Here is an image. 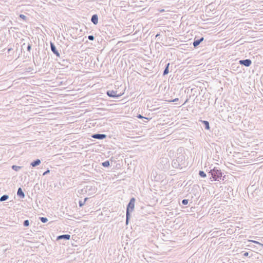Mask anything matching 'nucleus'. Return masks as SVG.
<instances>
[{
  "label": "nucleus",
  "instance_id": "f257e3e1",
  "mask_svg": "<svg viewBox=\"0 0 263 263\" xmlns=\"http://www.w3.org/2000/svg\"><path fill=\"white\" fill-rule=\"evenodd\" d=\"M210 170H206V172H208V174H210L211 175L210 179H213V180L215 181H220V180L222 179L224 180V178L225 176L222 177V173L221 171V170L218 167H214L213 168H211L210 167Z\"/></svg>",
  "mask_w": 263,
  "mask_h": 263
},
{
  "label": "nucleus",
  "instance_id": "f03ea898",
  "mask_svg": "<svg viewBox=\"0 0 263 263\" xmlns=\"http://www.w3.org/2000/svg\"><path fill=\"white\" fill-rule=\"evenodd\" d=\"M135 198L133 197L130 199L129 203H128L126 208V223L128 224L129 220L130 219L131 215L130 212H132L135 208Z\"/></svg>",
  "mask_w": 263,
  "mask_h": 263
},
{
  "label": "nucleus",
  "instance_id": "7ed1b4c3",
  "mask_svg": "<svg viewBox=\"0 0 263 263\" xmlns=\"http://www.w3.org/2000/svg\"><path fill=\"white\" fill-rule=\"evenodd\" d=\"M184 157L182 155H180L176 159L172 161V165L174 168H181L184 164Z\"/></svg>",
  "mask_w": 263,
  "mask_h": 263
},
{
  "label": "nucleus",
  "instance_id": "20e7f679",
  "mask_svg": "<svg viewBox=\"0 0 263 263\" xmlns=\"http://www.w3.org/2000/svg\"><path fill=\"white\" fill-rule=\"evenodd\" d=\"M97 189L94 186L86 185L81 190V193L84 194L88 193V195L96 193Z\"/></svg>",
  "mask_w": 263,
  "mask_h": 263
},
{
  "label": "nucleus",
  "instance_id": "39448f33",
  "mask_svg": "<svg viewBox=\"0 0 263 263\" xmlns=\"http://www.w3.org/2000/svg\"><path fill=\"white\" fill-rule=\"evenodd\" d=\"M106 94L109 97L114 98H118L121 96V94L117 95V91H114V90H108L106 92Z\"/></svg>",
  "mask_w": 263,
  "mask_h": 263
},
{
  "label": "nucleus",
  "instance_id": "423d86ee",
  "mask_svg": "<svg viewBox=\"0 0 263 263\" xmlns=\"http://www.w3.org/2000/svg\"><path fill=\"white\" fill-rule=\"evenodd\" d=\"M239 63L241 65L249 67L252 64V61L250 59L241 60Z\"/></svg>",
  "mask_w": 263,
  "mask_h": 263
},
{
  "label": "nucleus",
  "instance_id": "0eeeda50",
  "mask_svg": "<svg viewBox=\"0 0 263 263\" xmlns=\"http://www.w3.org/2000/svg\"><path fill=\"white\" fill-rule=\"evenodd\" d=\"M107 135L103 134H94L92 135L91 137L94 139L102 140L106 138Z\"/></svg>",
  "mask_w": 263,
  "mask_h": 263
},
{
  "label": "nucleus",
  "instance_id": "6e6552de",
  "mask_svg": "<svg viewBox=\"0 0 263 263\" xmlns=\"http://www.w3.org/2000/svg\"><path fill=\"white\" fill-rule=\"evenodd\" d=\"M203 37H201L199 39H196V37L195 38L193 43L194 47L195 48H197L199 45V44L203 41Z\"/></svg>",
  "mask_w": 263,
  "mask_h": 263
},
{
  "label": "nucleus",
  "instance_id": "1a4fd4ad",
  "mask_svg": "<svg viewBox=\"0 0 263 263\" xmlns=\"http://www.w3.org/2000/svg\"><path fill=\"white\" fill-rule=\"evenodd\" d=\"M50 47H51V50L52 52L54 54H55L57 57H60V54L59 52L57 49L56 47L54 45V44L52 42H50Z\"/></svg>",
  "mask_w": 263,
  "mask_h": 263
},
{
  "label": "nucleus",
  "instance_id": "9d476101",
  "mask_svg": "<svg viewBox=\"0 0 263 263\" xmlns=\"http://www.w3.org/2000/svg\"><path fill=\"white\" fill-rule=\"evenodd\" d=\"M70 238V235L69 234H63L59 235L57 237V240H59L61 239L69 240Z\"/></svg>",
  "mask_w": 263,
  "mask_h": 263
},
{
  "label": "nucleus",
  "instance_id": "9b49d317",
  "mask_svg": "<svg viewBox=\"0 0 263 263\" xmlns=\"http://www.w3.org/2000/svg\"><path fill=\"white\" fill-rule=\"evenodd\" d=\"M91 21L94 25H97L98 23V16L95 14L92 15Z\"/></svg>",
  "mask_w": 263,
  "mask_h": 263
},
{
  "label": "nucleus",
  "instance_id": "f8f14e48",
  "mask_svg": "<svg viewBox=\"0 0 263 263\" xmlns=\"http://www.w3.org/2000/svg\"><path fill=\"white\" fill-rule=\"evenodd\" d=\"M17 195L20 197L21 198H25V194L23 192L21 187H19L17 190Z\"/></svg>",
  "mask_w": 263,
  "mask_h": 263
},
{
  "label": "nucleus",
  "instance_id": "ddd939ff",
  "mask_svg": "<svg viewBox=\"0 0 263 263\" xmlns=\"http://www.w3.org/2000/svg\"><path fill=\"white\" fill-rule=\"evenodd\" d=\"M201 122L203 124L204 128L209 130L210 128L209 122L205 120H200Z\"/></svg>",
  "mask_w": 263,
  "mask_h": 263
},
{
  "label": "nucleus",
  "instance_id": "4468645a",
  "mask_svg": "<svg viewBox=\"0 0 263 263\" xmlns=\"http://www.w3.org/2000/svg\"><path fill=\"white\" fill-rule=\"evenodd\" d=\"M41 163V160L39 159H37L35 160L32 161L30 165L32 167H35V166L39 165Z\"/></svg>",
  "mask_w": 263,
  "mask_h": 263
},
{
  "label": "nucleus",
  "instance_id": "2eb2a0df",
  "mask_svg": "<svg viewBox=\"0 0 263 263\" xmlns=\"http://www.w3.org/2000/svg\"><path fill=\"white\" fill-rule=\"evenodd\" d=\"M170 63H168L167 64H166L165 65V69L163 71V76H165L166 74H167L169 72V66H170Z\"/></svg>",
  "mask_w": 263,
  "mask_h": 263
},
{
  "label": "nucleus",
  "instance_id": "dca6fc26",
  "mask_svg": "<svg viewBox=\"0 0 263 263\" xmlns=\"http://www.w3.org/2000/svg\"><path fill=\"white\" fill-rule=\"evenodd\" d=\"M88 199V198H85L83 201L80 200L79 202V205L80 207H82L85 203V202Z\"/></svg>",
  "mask_w": 263,
  "mask_h": 263
},
{
  "label": "nucleus",
  "instance_id": "f3484780",
  "mask_svg": "<svg viewBox=\"0 0 263 263\" xmlns=\"http://www.w3.org/2000/svg\"><path fill=\"white\" fill-rule=\"evenodd\" d=\"M9 198V196L7 195H4L0 198V201H4Z\"/></svg>",
  "mask_w": 263,
  "mask_h": 263
},
{
  "label": "nucleus",
  "instance_id": "a211bd4d",
  "mask_svg": "<svg viewBox=\"0 0 263 263\" xmlns=\"http://www.w3.org/2000/svg\"><path fill=\"white\" fill-rule=\"evenodd\" d=\"M249 241L252 242H253L254 243L259 245L261 247V248L260 249V250L263 249V244L260 243L259 242L255 241V240H249Z\"/></svg>",
  "mask_w": 263,
  "mask_h": 263
},
{
  "label": "nucleus",
  "instance_id": "6ab92c4d",
  "mask_svg": "<svg viewBox=\"0 0 263 263\" xmlns=\"http://www.w3.org/2000/svg\"><path fill=\"white\" fill-rule=\"evenodd\" d=\"M102 165L105 167H108L110 165V162L108 160H106L102 163Z\"/></svg>",
  "mask_w": 263,
  "mask_h": 263
},
{
  "label": "nucleus",
  "instance_id": "aec40b11",
  "mask_svg": "<svg viewBox=\"0 0 263 263\" xmlns=\"http://www.w3.org/2000/svg\"><path fill=\"white\" fill-rule=\"evenodd\" d=\"M199 175L202 178H205L206 177V174L203 171H199Z\"/></svg>",
  "mask_w": 263,
  "mask_h": 263
},
{
  "label": "nucleus",
  "instance_id": "412c9836",
  "mask_svg": "<svg viewBox=\"0 0 263 263\" xmlns=\"http://www.w3.org/2000/svg\"><path fill=\"white\" fill-rule=\"evenodd\" d=\"M21 166H18L14 165L12 166V168L15 171H18V170H20L21 169Z\"/></svg>",
  "mask_w": 263,
  "mask_h": 263
},
{
  "label": "nucleus",
  "instance_id": "4be33fe9",
  "mask_svg": "<svg viewBox=\"0 0 263 263\" xmlns=\"http://www.w3.org/2000/svg\"><path fill=\"white\" fill-rule=\"evenodd\" d=\"M39 219L43 223H45L48 221V219L46 217H40Z\"/></svg>",
  "mask_w": 263,
  "mask_h": 263
},
{
  "label": "nucleus",
  "instance_id": "5701e85b",
  "mask_svg": "<svg viewBox=\"0 0 263 263\" xmlns=\"http://www.w3.org/2000/svg\"><path fill=\"white\" fill-rule=\"evenodd\" d=\"M23 226L24 227H28L29 226V221L28 220H25L23 222Z\"/></svg>",
  "mask_w": 263,
  "mask_h": 263
},
{
  "label": "nucleus",
  "instance_id": "b1692460",
  "mask_svg": "<svg viewBox=\"0 0 263 263\" xmlns=\"http://www.w3.org/2000/svg\"><path fill=\"white\" fill-rule=\"evenodd\" d=\"M189 203V200L188 199H183L182 200V203L183 205H187Z\"/></svg>",
  "mask_w": 263,
  "mask_h": 263
},
{
  "label": "nucleus",
  "instance_id": "393cba45",
  "mask_svg": "<svg viewBox=\"0 0 263 263\" xmlns=\"http://www.w3.org/2000/svg\"><path fill=\"white\" fill-rule=\"evenodd\" d=\"M20 17L22 18L24 21H26L27 20V18L26 16H25V15L22 14H21L20 15Z\"/></svg>",
  "mask_w": 263,
  "mask_h": 263
},
{
  "label": "nucleus",
  "instance_id": "a878e982",
  "mask_svg": "<svg viewBox=\"0 0 263 263\" xmlns=\"http://www.w3.org/2000/svg\"><path fill=\"white\" fill-rule=\"evenodd\" d=\"M88 39L90 41H93L95 39V37L92 35H89L88 36Z\"/></svg>",
  "mask_w": 263,
  "mask_h": 263
},
{
  "label": "nucleus",
  "instance_id": "bb28decb",
  "mask_svg": "<svg viewBox=\"0 0 263 263\" xmlns=\"http://www.w3.org/2000/svg\"><path fill=\"white\" fill-rule=\"evenodd\" d=\"M160 160L161 162L165 163L166 164L168 162L167 159L166 158H163Z\"/></svg>",
  "mask_w": 263,
  "mask_h": 263
},
{
  "label": "nucleus",
  "instance_id": "cd10ccee",
  "mask_svg": "<svg viewBox=\"0 0 263 263\" xmlns=\"http://www.w3.org/2000/svg\"><path fill=\"white\" fill-rule=\"evenodd\" d=\"M137 118H139V119H142V118H144V117H143L142 115H141L140 114L138 115L137 116ZM145 119L148 120V118H145Z\"/></svg>",
  "mask_w": 263,
  "mask_h": 263
},
{
  "label": "nucleus",
  "instance_id": "c85d7f7f",
  "mask_svg": "<svg viewBox=\"0 0 263 263\" xmlns=\"http://www.w3.org/2000/svg\"><path fill=\"white\" fill-rule=\"evenodd\" d=\"M27 51H30L31 49V44H29L27 46Z\"/></svg>",
  "mask_w": 263,
  "mask_h": 263
},
{
  "label": "nucleus",
  "instance_id": "c756f323",
  "mask_svg": "<svg viewBox=\"0 0 263 263\" xmlns=\"http://www.w3.org/2000/svg\"><path fill=\"white\" fill-rule=\"evenodd\" d=\"M49 172H50V171H49V170H47L46 171H45V172L43 173V175H44H44H47V174H48Z\"/></svg>",
  "mask_w": 263,
  "mask_h": 263
},
{
  "label": "nucleus",
  "instance_id": "7c9ffc66",
  "mask_svg": "<svg viewBox=\"0 0 263 263\" xmlns=\"http://www.w3.org/2000/svg\"><path fill=\"white\" fill-rule=\"evenodd\" d=\"M12 50H13V49H12V48H9V49H8L7 52H8V53H10V52H11V51H12Z\"/></svg>",
  "mask_w": 263,
  "mask_h": 263
},
{
  "label": "nucleus",
  "instance_id": "2f4dec72",
  "mask_svg": "<svg viewBox=\"0 0 263 263\" xmlns=\"http://www.w3.org/2000/svg\"><path fill=\"white\" fill-rule=\"evenodd\" d=\"M248 255H249V253L248 252H245L244 253V256H248Z\"/></svg>",
  "mask_w": 263,
  "mask_h": 263
},
{
  "label": "nucleus",
  "instance_id": "473e14b6",
  "mask_svg": "<svg viewBox=\"0 0 263 263\" xmlns=\"http://www.w3.org/2000/svg\"><path fill=\"white\" fill-rule=\"evenodd\" d=\"M179 100L178 98H176L173 100V102H176Z\"/></svg>",
  "mask_w": 263,
  "mask_h": 263
},
{
  "label": "nucleus",
  "instance_id": "72a5a7b5",
  "mask_svg": "<svg viewBox=\"0 0 263 263\" xmlns=\"http://www.w3.org/2000/svg\"><path fill=\"white\" fill-rule=\"evenodd\" d=\"M159 11H160V12H165V10H164V9H161V10H160Z\"/></svg>",
  "mask_w": 263,
  "mask_h": 263
},
{
  "label": "nucleus",
  "instance_id": "f704fd0d",
  "mask_svg": "<svg viewBox=\"0 0 263 263\" xmlns=\"http://www.w3.org/2000/svg\"><path fill=\"white\" fill-rule=\"evenodd\" d=\"M160 35V34H157L156 35V37H158Z\"/></svg>",
  "mask_w": 263,
  "mask_h": 263
}]
</instances>
